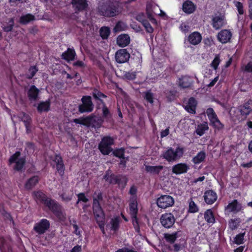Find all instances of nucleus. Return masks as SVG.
<instances>
[{
	"instance_id": "obj_37",
	"label": "nucleus",
	"mask_w": 252,
	"mask_h": 252,
	"mask_svg": "<svg viewBox=\"0 0 252 252\" xmlns=\"http://www.w3.org/2000/svg\"><path fill=\"white\" fill-rule=\"evenodd\" d=\"M209 128L208 124L206 122H204L202 124H200L197 126V127L196 129V133L199 136H202L205 133V131L208 130Z\"/></svg>"
},
{
	"instance_id": "obj_45",
	"label": "nucleus",
	"mask_w": 252,
	"mask_h": 252,
	"mask_svg": "<svg viewBox=\"0 0 252 252\" xmlns=\"http://www.w3.org/2000/svg\"><path fill=\"white\" fill-rule=\"evenodd\" d=\"M110 33V29L107 27H103L100 29V35L102 39H107Z\"/></svg>"
},
{
	"instance_id": "obj_10",
	"label": "nucleus",
	"mask_w": 252,
	"mask_h": 252,
	"mask_svg": "<svg viewBox=\"0 0 252 252\" xmlns=\"http://www.w3.org/2000/svg\"><path fill=\"white\" fill-rule=\"evenodd\" d=\"M50 225L49 220L46 219H42L39 222L35 224L33 230L38 234L41 235L48 230Z\"/></svg>"
},
{
	"instance_id": "obj_14",
	"label": "nucleus",
	"mask_w": 252,
	"mask_h": 252,
	"mask_svg": "<svg viewBox=\"0 0 252 252\" xmlns=\"http://www.w3.org/2000/svg\"><path fill=\"white\" fill-rule=\"evenodd\" d=\"M241 209V204L237 200L234 199L225 207V211L228 214L231 212L236 213L240 211Z\"/></svg>"
},
{
	"instance_id": "obj_24",
	"label": "nucleus",
	"mask_w": 252,
	"mask_h": 252,
	"mask_svg": "<svg viewBox=\"0 0 252 252\" xmlns=\"http://www.w3.org/2000/svg\"><path fill=\"white\" fill-rule=\"evenodd\" d=\"M182 9L185 13L190 14L195 11L196 6L191 1L186 0L183 3Z\"/></svg>"
},
{
	"instance_id": "obj_36",
	"label": "nucleus",
	"mask_w": 252,
	"mask_h": 252,
	"mask_svg": "<svg viewBox=\"0 0 252 252\" xmlns=\"http://www.w3.org/2000/svg\"><path fill=\"white\" fill-rule=\"evenodd\" d=\"M204 217L205 220L209 223H214L215 222L214 214L211 209H208L205 212Z\"/></svg>"
},
{
	"instance_id": "obj_22",
	"label": "nucleus",
	"mask_w": 252,
	"mask_h": 252,
	"mask_svg": "<svg viewBox=\"0 0 252 252\" xmlns=\"http://www.w3.org/2000/svg\"><path fill=\"white\" fill-rule=\"evenodd\" d=\"M56 164V168L61 176L64 174V165L62 158L59 155H56L53 160Z\"/></svg>"
},
{
	"instance_id": "obj_63",
	"label": "nucleus",
	"mask_w": 252,
	"mask_h": 252,
	"mask_svg": "<svg viewBox=\"0 0 252 252\" xmlns=\"http://www.w3.org/2000/svg\"><path fill=\"white\" fill-rule=\"evenodd\" d=\"M235 5L236 6L239 13L241 15L243 14V5L242 3L239 1H236L235 2Z\"/></svg>"
},
{
	"instance_id": "obj_32",
	"label": "nucleus",
	"mask_w": 252,
	"mask_h": 252,
	"mask_svg": "<svg viewBox=\"0 0 252 252\" xmlns=\"http://www.w3.org/2000/svg\"><path fill=\"white\" fill-rule=\"evenodd\" d=\"M39 178L37 176H34L30 178L25 184L27 189H31L38 183Z\"/></svg>"
},
{
	"instance_id": "obj_8",
	"label": "nucleus",
	"mask_w": 252,
	"mask_h": 252,
	"mask_svg": "<svg viewBox=\"0 0 252 252\" xmlns=\"http://www.w3.org/2000/svg\"><path fill=\"white\" fill-rule=\"evenodd\" d=\"M160 221L164 228H170L174 225L175 218L172 213H166L161 216Z\"/></svg>"
},
{
	"instance_id": "obj_43",
	"label": "nucleus",
	"mask_w": 252,
	"mask_h": 252,
	"mask_svg": "<svg viewBox=\"0 0 252 252\" xmlns=\"http://www.w3.org/2000/svg\"><path fill=\"white\" fill-rule=\"evenodd\" d=\"M177 237V232H175L172 234H164V238L166 241L170 243H173Z\"/></svg>"
},
{
	"instance_id": "obj_25",
	"label": "nucleus",
	"mask_w": 252,
	"mask_h": 252,
	"mask_svg": "<svg viewBox=\"0 0 252 252\" xmlns=\"http://www.w3.org/2000/svg\"><path fill=\"white\" fill-rule=\"evenodd\" d=\"M158 7L155 5L148 4L146 6V14L148 18L153 23L156 22V19L154 18V14H156L155 10Z\"/></svg>"
},
{
	"instance_id": "obj_27",
	"label": "nucleus",
	"mask_w": 252,
	"mask_h": 252,
	"mask_svg": "<svg viewBox=\"0 0 252 252\" xmlns=\"http://www.w3.org/2000/svg\"><path fill=\"white\" fill-rule=\"evenodd\" d=\"M129 43L130 37L128 34H121L117 38V43L120 47H125L128 45Z\"/></svg>"
},
{
	"instance_id": "obj_51",
	"label": "nucleus",
	"mask_w": 252,
	"mask_h": 252,
	"mask_svg": "<svg viewBox=\"0 0 252 252\" xmlns=\"http://www.w3.org/2000/svg\"><path fill=\"white\" fill-rule=\"evenodd\" d=\"M211 123L213 126L218 130H221L224 128V125L220 121L218 118H217Z\"/></svg>"
},
{
	"instance_id": "obj_50",
	"label": "nucleus",
	"mask_w": 252,
	"mask_h": 252,
	"mask_svg": "<svg viewBox=\"0 0 252 252\" xmlns=\"http://www.w3.org/2000/svg\"><path fill=\"white\" fill-rule=\"evenodd\" d=\"M124 154L125 149L124 148L116 149L113 151L114 156L122 159H125Z\"/></svg>"
},
{
	"instance_id": "obj_55",
	"label": "nucleus",
	"mask_w": 252,
	"mask_h": 252,
	"mask_svg": "<svg viewBox=\"0 0 252 252\" xmlns=\"http://www.w3.org/2000/svg\"><path fill=\"white\" fill-rule=\"evenodd\" d=\"M7 26L3 27V30L5 32H9L12 31L14 26V20L13 18H10L7 23Z\"/></svg>"
},
{
	"instance_id": "obj_39",
	"label": "nucleus",
	"mask_w": 252,
	"mask_h": 252,
	"mask_svg": "<svg viewBox=\"0 0 252 252\" xmlns=\"http://www.w3.org/2000/svg\"><path fill=\"white\" fill-rule=\"evenodd\" d=\"M15 163L14 169L16 171H21L26 163L25 158H20Z\"/></svg>"
},
{
	"instance_id": "obj_18",
	"label": "nucleus",
	"mask_w": 252,
	"mask_h": 252,
	"mask_svg": "<svg viewBox=\"0 0 252 252\" xmlns=\"http://www.w3.org/2000/svg\"><path fill=\"white\" fill-rule=\"evenodd\" d=\"M203 197L205 202L208 204H212L217 199V195L213 190H206Z\"/></svg>"
},
{
	"instance_id": "obj_47",
	"label": "nucleus",
	"mask_w": 252,
	"mask_h": 252,
	"mask_svg": "<svg viewBox=\"0 0 252 252\" xmlns=\"http://www.w3.org/2000/svg\"><path fill=\"white\" fill-rule=\"evenodd\" d=\"M206 114L207 116L210 121V122L213 121L217 118L218 117L215 112L214 109L212 108H209L206 110Z\"/></svg>"
},
{
	"instance_id": "obj_21",
	"label": "nucleus",
	"mask_w": 252,
	"mask_h": 252,
	"mask_svg": "<svg viewBox=\"0 0 252 252\" xmlns=\"http://www.w3.org/2000/svg\"><path fill=\"white\" fill-rule=\"evenodd\" d=\"M129 207L131 217H136L138 212V208L136 196H132L130 198Z\"/></svg>"
},
{
	"instance_id": "obj_19",
	"label": "nucleus",
	"mask_w": 252,
	"mask_h": 252,
	"mask_svg": "<svg viewBox=\"0 0 252 252\" xmlns=\"http://www.w3.org/2000/svg\"><path fill=\"white\" fill-rule=\"evenodd\" d=\"M192 78L189 76H184L179 79V85L182 88H189L191 87L193 83Z\"/></svg>"
},
{
	"instance_id": "obj_1",
	"label": "nucleus",
	"mask_w": 252,
	"mask_h": 252,
	"mask_svg": "<svg viewBox=\"0 0 252 252\" xmlns=\"http://www.w3.org/2000/svg\"><path fill=\"white\" fill-rule=\"evenodd\" d=\"M121 9L116 2L107 0L100 2L96 8V14L106 18L116 17L121 13Z\"/></svg>"
},
{
	"instance_id": "obj_53",
	"label": "nucleus",
	"mask_w": 252,
	"mask_h": 252,
	"mask_svg": "<svg viewBox=\"0 0 252 252\" xmlns=\"http://www.w3.org/2000/svg\"><path fill=\"white\" fill-rule=\"evenodd\" d=\"M73 196V193L72 192L68 193L66 192H63L60 195L63 200L65 202H68L70 201L72 199Z\"/></svg>"
},
{
	"instance_id": "obj_5",
	"label": "nucleus",
	"mask_w": 252,
	"mask_h": 252,
	"mask_svg": "<svg viewBox=\"0 0 252 252\" xmlns=\"http://www.w3.org/2000/svg\"><path fill=\"white\" fill-rule=\"evenodd\" d=\"M82 104L78 106V111L81 113H89L93 111L94 105L92 100V97L89 95L83 96L81 98Z\"/></svg>"
},
{
	"instance_id": "obj_30",
	"label": "nucleus",
	"mask_w": 252,
	"mask_h": 252,
	"mask_svg": "<svg viewBox=\"0 0 252 252\" xmlns=\"http://www.w3.org/2000/svg\"><path fill=\"white\" fill-rule=\"evenodd\" d=\"M162 165H145V171L153 175H158L161 171L163 169Z\"/></svg>"
},
{
	"instance_id": "obj_42",
	"label": "nucleus",
	"mask_w": 252,
	"mask_h": 252,
	"mask_svg": "<svg viewBox=\"0 0 252 252\" xmlns=\"http://www.w3.org/2000/svg\"><path fill=\"white\" fill-rule=\"evenodd\" d=\"M6 249L9 252L11 251V247L6 243L3 238H0V250L1 252H6Z\"/></svg>"
},
{
	"instance_id": "obj_33",
	"label": "nucleus",
	"mask_w": 252,
	"mask_h": 252,
	"mask_svg": "<svg viewBox=\"0 0 252 252\" xmlns=\"http://www.w3.org/2000/svg\"><path fill=\"white\" fill-rule=\"evenodd\" d=\"M120 218L118 217L112 218L110 222L109 225L110 226V229L115 232H117L120 227Z\"/></svg>"
},
{
	"instance_id": "obj_62",
	"label": "nucleus",
	"mask_w": 252,
	"mask_h": 252,
	"mask_svg": "<svg viewBox=\"0 0 252 252\" xmlns=\"http://www.w3.org/2000/svg\"><path fill=\"white\" fill-rule=\"evenodd\" d=\"M0 214H1L5 219H10L11 217L9 213H7L4 209L2 206L0 205Z\"/></svg>"
},
{
	"instance_id": "obj_6",
	"label": "nucleus",
	"mask_w": 252,
	"mask_h": 252,
	"mask_svg": "<svg viewBox=\"0 0 252 252\" xmlns=\"http://www.w3.org/2000/svg\"><path fill=\"white\" fill-rule=\"evenodd\" d=\"M103 178L105 181L111 184H119L124 183L125 185L126 183V179L125 177L121 175H116L113 173L110 170L106 172Z\"/></svg>"
},
{
	"instance_id": "obj_13",
	"label": "nucleus",
	"mask_w": 252,
	"mask_h": 252,
	"mask_svg": "<svg viewBox=\"0 0 252 252\" xmlns=\"http://www.w3.org/2000/svg\"><path fill=\"white\" fill-rule=\"evenodd\" d=\"M238 111L241 115L245 117L252 113V100L249 99L243 105L239 106Z\"/></svg>"
},
{
	"instance_id": "obj_46",
	"label": "nucleus",
	"mask_w": 252,
	"mask_h": 252,
	"mask_svg": "<svg viewBox=\"0 0 252 252\" xmlns=\"http://www.w3.org/2000/svg\"><path fill=\"white\" fill-rule=\"evenodd\" d=\"M240 220L239 219H231L228 222L229 227L232 230H234L238 227Z\"/></svg>"
},
{
	"instance_id": "obj_34",
	"label": "nucleus",
	"mask_w": 252,
	"mask_h": 252,
	"mask_svg": "<svg viewBox=\"0 0 252 252\" xmlns=\"http://www.w3.org/2000/svg\"><path fill=\"white\" fill-rule=\"evenodd\" d=\"M35 18L32 14H27L22 16L19 19V22L22 25H27L31 21L35 20Z\"/></svg>"
},
{
	"instance_id": "obj_31",
	"label": "nucleus",
	"mask_w": 252,
	"mask_h": 252,
	"mask_svg": "<svg viewBox=\"0 0 252 252\" xmlns=\"http://www.w3.org/2000/svg\"><path fill=\"white\" fill-rule=\"evenodd\" d=\"M92 94L94 99L96 101H98L97 102L98 104L101 103L102 104H103L105 103L102 100V98L107 97V96L105 94H103L102 93H101L97 89H94L92 92Z\"/></svg>"
},
{
	"instance_id": "obj_58",
	"label": "nucleus",
	"mask_w": 252,
	"mask_h": 252,
	"mask_svg": "<svg viewBox=\"0 0 252 252\" xmlns=\"http://www.w3.org/2000/svg\"><path fill=\"white\" fill-rule=\"evenodd\" d=\"M125 78L127 80H133L135 78L136 74L134 72H126L124 75Z\"/></svg>"
},
{
	"instance_id": "obj_7",
	"label": "nucleus",
	"mask_w": 252,
	"mask_h": 252,
	"mask_svg": "<svg viewBox=\"0 0 252 252\" xmlns=\"http://www.w3.org/2000/svg\"><path fill=\"white\" fill-rule=\"evenodd\" d=\"M174 199L168 195H162L157 199L158 206L162 209L172 206L174 204Z\"/></svg>"
},
{
	"instance_id": "obj_41",
	"label": "nucleus",
	"mask_w": 252,
	"mask_h": 252,
	"mask_svg": "<svg viewBox=\"0 0 252 252\" xmlns=\"http://www.w3.org/2000/svg\"><path fill=\"white\" fill-rule=\"evenodd\" d=\"M34 194L35 198L41 201L44 204H45V202L46 201V200L48 199L49 197H47V196L42 192L40 191H35L34 192Z\"/></svg>"
},
{
	"instance_id": "obj_44",
	"label": "nucleus",
	"mask_w": 252,
	"mask_h": 252,
	"mask_svg": "<svg viewBox=\"0 0 252 252\" xmlns=\"http://www.w3.org/2000/svg\"><path fill=\"white\" fill-rule=\"evenodd\" d=\"M143 94H144L143 97L145 100L151 104L153 103L154 94L151 92V90L143 92Z\"/></svg>"
},
{
	"instance_id": "obj_16",
	"label": "nucleus",
	"mask_w": 252,
	"mask_h": 252,
	"mask_svg": "<svg viewBox=\"0 0 252 252\" xmlns=\"http://www.w3.org/2000/svg\"><path fill=\"white\" fill-rule=\"evenodd\" d=\"M231 37L232 33L228 30H221L217 35L218 40L223 44L229 42Z\"/></svg>"
},
{
	"instance_id": "obj_38",
	"label": "nucleus",
	"mask_w": 252,
	"mask_h": 252,
	"mask_svg": "<svg viewBox=\"0 0 252 252\" xmlns=\"http://www.w3.org/2000/svg\"><path fill=\"white\" fill-rule=\"evenodd\" d=\"M18 117L21 121L23 122L25 126L32 124V120L31 117L25 113L23 112L19 114Z\"/></svg>"
},
{
	"instance_id": "obj_59",
	"label": "nucleus",
	"mask_w": 252,
	"mask_h": 252,
	"mask_svg": "<svg viewBox=\"0 0 252 252\" xmlns=\"http://www.w3.org/2000/svg\"><path fill=\"white\" fill-rule=\"evenodd\" d=\"M125 26V25L123 22L119 21L116 25L114 28V30L116 32L122 31L124 30Z\"/></svg>"
},
{
	"instance_id": "obj_40",
	"label": "nucleus",
	"mask_w": 252,
	"mask_h": 252,
	"mask_svg": "<svg viewBox=\"0 0 252 252\" xmlns=\"http://www.w3.org/2000/svg\"><path fill=\"white\" fill-rule=\"evenodd\" d=\"M50 102L49 101L41 102L37 107V110L39 112L43 111H48L50 108Z\"/></svg>"
},
{
	"instance_id": "obj_12",
	"label": "nucleus",
	"mask_w": 252,
	"mask_h": 252,
	"mask_svg": "<svg viewBox=\"0 0 252 252\" xmlns=\"http://www.w3.org/2000/svg\"><path fill=\"white\" fill-rule=\"evenodd\" d=\"M130 58V54L126 49L118 50L115 53V59L116 62L119 63H123L127 62Z\"/></svg>"
},
{
	"instance_id": "obj_29",
	"label": "nucleus",
	"mask_w": 252,
	"mask_h": 252,
	"mask_svg": "<svg viewBox=\"0 0 252 252\" xmlns=\"http://www.w3.org/2000/svg\"><path fill=\"white\" fill-rule=\"evenodd\" d=\"M76 53L73 49L68 48L67 51L63 52L61 58L67 62L73 61L75 59Z\"/></svg>"
},
{
	"instance_id": "obj_64",
	"label": "nucleus",
	"mask_w": 252,
	"mask_h": 252,
	"mask_svg": "<svg viewBox=\"0 0 252 252\" xmlns=\"http://www.w3.org/2000/svg\"><path fill=\"white\" fill-rule=\"evenodd\" d=\"M244 70L247 72H252V61L250 62L245 66Z\"/></svg>"
},
{
	"instance_id": "obj_60",
	"label": "nucleus",
	"mask_w": 252,
	"mask_h": 252,
	"mask_svg": "<svg viewBox=\"0 0 252 252\" xmlns=\"http://www.w3.org/2000/svg\"><path fill=\"white\" fill-rule=\"evenodd\" d=\"M86 117L85 118H80L79 119H74L73 120V122L77 124H81L84 126H88V123L86 122Z\"/></svg>"
},
{
	"instance_id": "obj_3",
	"label": "nucleus",
	"mask_w": 252,
	"mask_h": 252,
	"mask_svg": "<svg viewBox=\"0 0 252 252\" xmlns=\"http://www.w3.org/2000/svg\"><path fill=\"white\" fill-rule=\"evenodd\" d=\"M114 142V139L111 137H104L98 145V149L103 155H108L113 151L111 146Z\"/></svg>"
},
{
	"instance_id": "obj_9",
	"label": "nucleus",
	"mask_w": 252,
	"mask_h": 252,
	"mask_svg": "<svg viewBox=\"0 0 252 252\" xmlns=\"http://www.w3.org/2000/svg\"><path fill=\"white\" fill-rule=\"evenodd\" d=\"M44 205L56 215L59 216L62 214V206L55 200L48 198Z\"/></svg>"
},
{
	"instance_id": "obj_4",
	"label": "nucleus",
	"mask_w": 252,
	"mask_h": 252,
	"mask_svg": "<svg viewBox=\"0 0 252 252\" xmlns=\"http://www.w3.org/2000/svg\"><path fill=\"white\" fill-rule=\"evenodd\" d=\"M93 210L97 223L103 227V222L105 221V215L100 203L94 202L93 204Z\"/></svg>"
},
{
	"instance_id": "obj_28",
	"label": "nucleus",
	"mask_w": 252,
	"mask_h": 252,
	"mask_svg": "<svg viewBox=\"0 0 252 252\" xmlns=\"http://www.w3.org/2000/svg\"><path fill=\"white\" fill-rule=\"evenodd\" d=\"M39 92V90L34 85H32L27 92L29 100L31 101L36 100L38 97Z\"/></svg>"
},
{
	"instance_id": "obj_26",
	"label": "nucleus",
	"mask_w": 252,
	"mask_h": 252,
	"mask_svg": "<svg viewBox=\"0 0 252 252\" xmlns=\"http://www.w3.org/2000/svg\"><path fill=\"white\" fill-rule=\"evenodd\" d=\"M202 40V36L200 33L197 32H194L191 33L188 37V40L189 43L192 45H197L200 43Z\"/></svg>"
},
{
	"instance_id": "obj_17",
	"label": "nucleus",
	"mask_w": 252,
	"mask_h": 252,
	"mask_svg": "<svg viewBox=\"0 0 252 252\" xmlns=\"http://www.w3.org/2000/svg\"><path fill=\"white\" fill-rule=\"evenodd\" d=\"M225 24V17L223 15L215 16L212 19V26L216 30L220 29Z\"/></svg>"
},
{
	"instance_id": "obj_57",
	"label": "nucleus",
	"mask_w": 252,
	"mask_h": 252,
	"mask_svg": "<svg viewBox=\"0 0 252 252\" xmlns=\"http://www.w3.org/2000/svg\"><path fill=\"white\" fill-rule=\"evenodd\" d=\"M198 210V207L195 203L193 201H191L189 204V211L191 213L197 212Z\"/></svg>"
},
{
	"instance_id": "obj_48",
	"label": "nucleus",
	"mask_w": 252,
	"mask_h": 252,
	"mask_svg": "<svg viewBox=\"0 0 252 252\" xmlns=\"http://www.w3.org/2000/svg\"><path fill=\"white\" fill-rule=\"evenodd\" d=\"M38 71V69L35 66H32L30 67L28 73L26 74V78L31 79Z\"/></svg>"
},
{
	"instance_id": "obj_56",
	"label": "nucleus",
	"mask_w": 252,
	"mask_h": 252,
	"mask_svg": "<svg viewBox=\"0 0 252 252\" xmlns=\"http://www.w3.org/2000/svg\"><path fill=\"white\" fill-rule=\"evenodd\" d=\"M21 155V153L20 152H16L15 154H14L12 156H11L9 159V162L10 163H15L16 161L19 158V157Z\"/></svg>"
},
{
	"instance_id": "obj_35",
	"label": "nucleus",
	"mask_w": 252,
	"mask_h": 252,
	"mask_svg": "<svg viewBox=\"0 0 252 252\" xmlns=\"http://www.w3.org/2000/svg\"><path fill=\"white\" fill-rule=\"evenodd\" d=\"M206 157L205 152L202 151L199 152L197 155L192 158V161L195 164H199L204 160Z\"/></svg>"
},
{
	"instance_id": "obj_2",
	"label": "nucleus",
	"mask_w": 252,
	"mask_h": 252,
	"mask_svg": "<svg viewBox=\"0 0 252 252\" xmlns=\"http://www.w3.org/2000/svg\"><path fill=\"white\" fill-rule=\"evenodd\" d=\"M184 149L178 147L174 151L173 149L170 148L165 152L162 157L168 162L174 161L180 159L183 155Z\"/></svg>"
},
{
	"instance_id": "obj_23",
	"label": "nucleus",
	"mask_w": 252,
	"mask_h": 252,
	"mask_svg": "<svg viewBox=\"0 0 252 252\" xmlns=\"http://www.w3.org/2000/svg\"><path fill=\"white\" fill-rule=\"evenodd\" d=\"M197 105V101L194 97H190L188 100V103L185 106L186 110L189 113L194 114L196 113V107Z\"/></svg>"
},
{
	"instance_id": "obj_20",
	"label": "nucleus",
	"mask_w": 252,
	"mask_h": 252,
	"mask_svg": "<svg viewBox=\"0 0 252 252\" xmlns=\"http://www.w3.org/2000/svg\"><path fill=\"white\" fill-rule=\"evenodd\" d=\"M189 169V166L185 163H180L172 167V172L176 175L186 173Z\"/></svg>"
},
{
	"instance_id": "obj_54",
	"label": "nucleus",
	"mask_w": 252,
	"mask_h": 252,
	"mask_svg": "<svg viewBox=\"0 0 252 252\" xmlns=\"http://www.w3.org/2000/svg\"><path fill=\"white\" fill-rule=\"evenodd\" d=\"M220 62V55H217L212 62L211 63V66L215 69L216 70L218 68V66Z\"/></svg>"
},
{
	"instance_id": "obj_49",
	"label": "nucleus",
	"mask_w": 252,
	"mask_h": 252,
	"mask_svg": "<svg viewBox=\"0 0 252 252\" xmlns=\"http://www.w3.org/2000/svg\"><path fill=\"white\" fill-rule=\"evenodd\" d=\"M102 105V116H103V118L105 119L110 118L112 116V115H111L109 109L106 105V104L104 103Z\"/></svg>"
},
{
	"instance_id": "obj_15",
	"label": "nucleus",
	"mask_w": 252,
	"mask_h": 252,
	"mask_svg": "<svg viewBox=\"0 0 252 252\" xmlns=\"http://www.w3.org/2000/svg\"><path fill=\"white\" fill-rule=\"evenodd\" d=\"M71 3L75 13L85 10L88 6L86 0H72Z\"/></svg>"
},
{
	"instance_id": "obj_52",
	"label": "nucleus",
	"mask_w": 252,
	"mask_h": 252,
	"mask_svg": "<svg viewBox=\"0 0 252 252\" xmlns=\"http://www.w3.org/2000/svg\"><path fill=\"white\" fill-rule=\"evenodd\" d=\"M245 232L241 233L237 235L234 238V243L237 245H240L244 243V236Z\"/></svg>"
},
{
	"instance_id": "obj_11",
	"label": "nucleus",
	"mask_w": 252,
	"mask_h": 252,
	"mask_svg": "<svg viewBox=\"0 0 252 252\" xmlns=\"http://www.w3.org/2000/svg\"><path fill=\"white\" fill-rule=\"evenodd\" d=\"M86 122L88 123V126L99 128L103 124V120L101 117L92 114L86 117Z\"/></svg>"
},
{
	"instance_id": "obj_61",
	"label": "nucleus",
	"mask_w": 252,
	"mask_h": 252,
	"mask_svg": "<svg viewBox=\"0 0 252 252\" xmlns=\"http://www.w3.org/2000/svg\"><path fill=\"white\" fill-rule=\"evenodd\" d=\"M142 25L145 27L146 31L149 33L153 32L154 29L148 21L146 20Z\"/></svg>"
}]
</instances>
